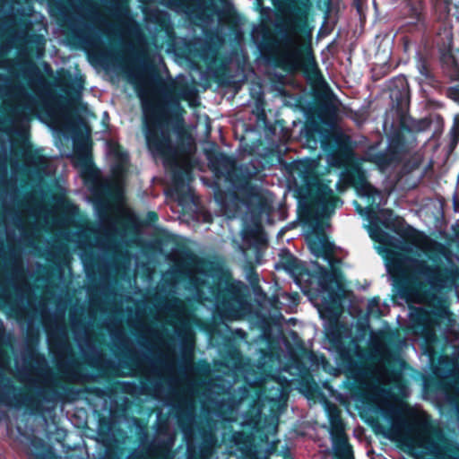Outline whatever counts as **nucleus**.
I'll use <instances>...</instances> for the list:
<instances>
[{
    "mask_svg": "<svg viewBox=\"0 0 459 459\" xmlns=\"http://www.w3.org/2000/svg\"><path fill=\"white\" fill-rule=\"evenodd\" d=\"M357 191L360 196L372 199L371 206L367 208L366 213L369 219L368 231L373 240L385 246L396 247L408 253L421 252L426 255L427 259H409L406 262L407 273L411 279L423 280L436 290L455 285L458 270L454 264H446L440 255H434L437 247L435 241L423 233L413 232L408 237V243L394 245L393 238L380 229L371 215L372 204H376L378 207L384 204L380 193L368 182H362L357 186Z\"/></svg>",
    "mask_w": 459,
    "mask_h": 459,
    "instance_id": "1",
    "label": "nucleus"
},
{
    "mask_svg": "<svg viewBox=\"0 0 459 459\" xmlns=\"http://www.w3.org/2000/svg\"><path fill=\"white\" fill-rule=\"evenodd\" d=\"M56 8L59 16L67 25L73 37L82 45L89 57L106 69L119 67L126 74L130 82L136 85V95L140 107L143 108V32L137 35L136 48L128 42L126 53L111 50H97L101 43L100 31L92 22H85L82 16H75L66 4L58 0Z\"/></svg>",
    "mask_w": 459,
    "mask_h": 459,
    "instance_id": "2",
    "label": "nucleus"
},
{
    "mask_svg": "<svg viewBox=\"0 0 459 459\" xmlns=\"http://www.w3.org/2000/svg\"><path fill=\"white\" fill-rule=\"evenodd\" d=\"M391 413L390 438L408 441L412 446L424 449L433 459H459V446H444L441 431L431 424L424 411L401 401Z\"/></svg>",
    "mask_w": 459,
    "mask_h": 459,
    "instance_id": "3",
    "label": "nucleus"
},
{
    "mask_svg": "<svg viewBox=\"0 0 459 459\" xmlns=\"http://www.w3.org/2000/svg\"><path fill=\"white\" fill-rule=\"evenodd\" d=\"M317 166L315 160H302L295 162L291 169L293 175L304 184L299 188V195L307 204L308 215L315 220L329 217L341 203L333 195L332 187L317 177Z\"/></svg>",
    "mask_w": 459,
    "mask_h": 459,
    "instance_id": "4",
    "label": "nucleus"
},
{
    "mask_svg": "<svg viewBox=\"0 0 459 459\" xmlns=\"http://www.w3.org/2000/svg\"><path fill=\"white\" fill-rule=\"evenodd\" d=\"M100 227L103 230V236L95 238V246L104 254L100 255V263L98 267L102 279L108 278L110 271L117 272L119 268L116 256L120 253L118 244L113 241V237L121 238L122 229L117 217L110 218L106 211L104 217V210L100 209L97 212Z\"/></svg>",
    "mask_w": 459,
    "mask_h": 459,
    "instance_id": "5",
    "label": "nucleus"
},
{
    "mask_svg": "<svg viewBox=\"0 0 459 459\" xmlns=\"http://www.w3.org/2000/svg\"><path fill=\"white\" fill-rule=\"evenodd\" d=\"M136 317L138 348L134 339L119 325L109 324L108 330L111 344L118 356L124 360L134 363L141 369L143 368V308L141 305L137 306Z\"/></svg>",
    "mask_w": 459,
    "mask_h": 459,
    "instance_id": "6",
    "label": "nucleus"
},
{
    "mask_svg": "<svg viewBox=\"0 0 459 459\" xmlns=\"http://www.w3.org/2000/svg\"><path fill=\"white\" fill-rule=\"evenodd\" d=\"M29 358L37 365V375L42 378L43 383L45 384L44 385H38L39 381L37 379L31 380V385L35 388V394L39 399V402L36 406V410L41 411L40 402L50 404L52 409H54L63 399V394L54 386L56 384L54 374L43 355L31 351Z\"/></svg>",
    "mask_w": 459,
    "mask_h": 459,
    "instance_id": "7",
    "label": "nucleus"
},
{
    "mask_svg": "<svg viewBox=\"0 0 459 459\" xmlns=\"http://www.w3.org/2000/svg\"><path fill=\"white\" fill-rule=\"evenodd\" d=\"M58 87L65 96L62 94L55 95L50 90H48L41 99L42 108L50 118L56 117L58 111H62L65 108L64 102L81 98L84 87V79L82 76L72 77L69 74L67 79L65 78L58 82Z\"/></svg>",
    "mask_w": 459,
    "mask_h": 459,
    "instance_id": "8",
    "label": "nucleus"
},
{
    "mask_svg": "<svg viewBox=\"0 0 459 459\" xmlns=\"http://www.w3.org/2000/svg\"><path fill=\"white\" fill-rule=\"evenodd\" d=\"M69 319L78 346L89 363L92 367H99L102 363L111 367L113 361L106 359L101 350L94 343L91 338L87 335L85 324L75 310L70 311Z\"/></svg>",
    "mask_w": 459,
    "mask_h": 459,
    "instance_id": "9",
    "label": "nucleus"
},
{
    "mask_svg": "<svg viewBox=\"0 0 459 459\" xmlns=\"http://www.w3.org/2000/svg\"><path fill=\"white\" fill-rule=\"evenodd\" d=\"M82 176L96 200V212H100V209H103L104 217H106V211L109 208V204L106 199L111 195V183L107 179L101 178L100 171L95 167L88 169L87 171H82Z\"/></svg>",
    "mask_w": 459,
    "mask_h": 459,
    "instance_id": "10",
    "label": "nucleus"
},
{
    "mask_svg": "<svg viewBox=\"0 0 459 459\" xmlns=\"http://www.w3.org/2000/svg\"><path fill=\"white\" fill-rule=\"evenodd\" d=\"M32 49L30 47L24 43V46H21L18 48V55L22 58V61L18 62L21 74L24 79L27 80L28 84L30 88H33L36 84L46 86L47 81L41 74L39 67L30 59Z\"/></svg>",
    "mask_w": 459,
    "mask_h": 459,
    "instance_id": "11",
    "label": "nucleus"
},
{
    "mask_svg": "<svg viewBox=\"0 0 459 459\" xmlns=\"http://www.w3.org/2000/svg\"><path fill=\"white\" fill-rule=\"evenodd\" d=\"M12 88L20 102L13 108L12 114L16 120L28 121L30 117L36 113V99L22 84H16Z\"/></svg>",
    "mask_w": 459,
    "mask_h": 459,
    "instance_id": "12",
    "label": "nucleus"
},
{
    "mask_svg": "<svg viewBox=\"0 0 459 459\" xmlns=\"http://www.w3.org/2000/svg\"><path fill=\"white\" fill-rule=\"evenodd\" d=\"M48 337L52 340L56 349V359L73 355V347L69 342L68 331L65 325L60 321H55L51 326L46 325Z\"/></svg>",
    "mask_w": 459,
    "mask_h": 459,
    "instance_id": "13",
    "label": "nucleus"
},
{
    "mask_svg": "<svg viewBox=\"0 0 459 459\" xmlns=\"http://www.w3.org/2000/svg\"><path fill=\"white\" fill-rule=\"evenodd\" d=\"M74 159L76 165L82 171L94 168L91 152V144L88 140H75L74 142Z\"/></svg>",
    "mask_w": 459,
    "mask_h": 459,
    "instance_id": "14",
    "label": "nucleus"
},
{
    "mask_svg": "<svg viewBox=\"0 0 459 459\" xmlns=\"http://www.w3.org/2000/svg\"><path fill=\"white\" fill-rule=\"evenodd\" d=\"M117 219L122 229L121 239H124L128 234L140 231L142 222L134 212L128 209H120Z\"/></svg>",
    "mask_w": 459,
    "mask_h": 459,
    "instance_id": "15",
    "label": "nucleus"
},
{
    "mask_svg": "<svg viewBox=\"0 0 459 459\" xmlns=\"http://www.w3.org/2000/svg\"><path fill=\"white\" fill-rule=\"evenodd\" d=\"M14 38L30 47L35 56L40 59L45 55L46 39L43 35L37 33L15 32Z\"/></svg>",
    "mask_w": 459,
    "mask_h": 459,
    "instance_id": "16",
    "label": "nucleus"
},
{
    "mask_svg": "<svg viewBox=\"0 0 459 459\" xmlns=\"http://www.w3.org/2000/svg\"><path fill=\"white\" fill-rule=\"evenodd\" d=\"M17 387L11 377L0 370V405L10 407L16 400L15 393Z\"/></svg>",
    "mask_w": 459,
    "mask_h": 459,
    "instance_id": "17",
    "label": "nucleus"
},
{
    "mask_svg": "<svg viewBox=\"0 0 459 459\" xmlns=\"http://www.w3.org/2000/svg\"><path fill=\"white\" fill-rule=\"evenodd\" d=\"M10 260L12 262V266L9 280L13 289L17 294V297L21 301H23L22 286L18 281H22L24 284L27 285V281L24 277V268L15 255L10 257Z\"/></svg>",
    "mask_w": 459,
    "mask_h": 459,
    "instance_id": "18",
    "label": "nucleus"
},
{
    "mask_svg": "<svg viewBox=\"0 0 459 459\" xmlns=\"http://www.w3.org/2000/svg\"><path fill=\"white\" fill-rule=\"evenodd\" d=\"M307 243L311 253L317 257L326 258L331 251L329 243L325 236L316 234H308L307 236Z\"/></svg>",
    "mask_w": 459,
    "mask_h": 459,
    "instance_id": "19",
    "label": "nucleus"
},
{
    "mask_svg": "<svg viewBox=\"0 0 459 459\" xmlns=\"http://www.w3.org/2000/svg\"><path fill=\"white\" fill-rule=\"evenodd\" d=\"M24 160L28 167L38 173H46L48 165V160L39 151L29 152L24 155Z\"/></svg>",
    "mask_w": 459,
    "mask_h": 459,
    "instance_id": "20",
    "label": "nucleus"
},
{
    "mask_svg": "<svg viewBox=\"0 0 459 459\" xmlns=\"http://www.w3.org/2000/svg\"><path fill=\"white\" fill-rule=\"evenodd\" d=\"M107 11L117 20L125 19L129 14L126 0H100Z\"/></svg>",
    "mask_w": 459,
    "mask_h": 459,
    "instance_id": "21",
    "label": "nucleus"
},
{
    "mask_svg": "<svg viewBox=\"0 0 459 459\" xmlns=\"http://www.w3.org/2000/svg\"><path fill=\"white\" fill-rule=\"evenodd\" d=\"M67 358H59L56 359L57 369L68 377L74 378L76 376V368L78 367V361L74 358V354L66 355Z\"/></svg>",
    "mask_w": 459,
    "mask_h": 459,
    "instance_id": "22",
    "label": "nucleus"
},
{
    "mask_svg": "<svg viewBox=\"0 0 459 459\" xmlns=\"http://www.w3.org/2000/svg\"><path fill=\"white\" fill-rule=\"evenodd\" d=\"M112 154L116 160L112 171L117 176H122L127 169L129 155L126 152L121 150L119 146L112 150Z\"/></svg>",
    "mask_w": 459,
    "mask_h": 459,
    "instance_id": "23",
    "label": "nucleus"
},
{
    "mask_svg": "<svg viewBox=\"0 0 459 459\" xmlns=\"http://www.w3.org/2000/svg\"><path fill=\"white\" fill-rule=\"evenodd\" d=\"M85 11L87 13V17L91 22H101L103 21L102 15L99 10V8L91 4V2H88L85 6Z\"/></svg>",
    "mask_w": 459,
    "mask_h": 459,
    "instance_id": "24",
    "label": "nucleus"
},
{
    "mask_svg": "<svg viewBox=\"0 0 459 459\" xmlns=\"http://www.w3.org/2000/svg\"><path fill=\"white\" fill-rule=\"evenodd\" d=\"M0 299L7 304L13 311H21L22 309L18 304L11 301V294L4 287L0 288Z\"/></svg>",
    "mask_w": 459,
    "mask_h": 459,
    "instance_id": "25",
    "label": "nucleus"
},
{
    "mask_svg": "<svg viewBox=\"0 0 459 459\" xmlns=\"http://www.w3.org/2000/svg\"><path fill=\"white\" fill-rule=\"evenodd\" d=\"M138 447L136 451L129 456L128 459H143V434L141 435V432L143 431V427L141 424L138 425Z\"/></svg>",
    "mask_w": 459,
    "mask_h": 459,
    "instance_id": "26",
    "label": "nucleus"
},
{
    "mask_svg": "<svg viewBox=\"0 0 459 459\" xmlns=\"http://www.w3.org/2000/svg\"><path fill=\"white\" fill-rule=\"evenodd\" d=\"M30 456L32 457L31 459H62L60 455H56L50 449H48L45 452L31 451Z\"/></svg>",
    "mask_w": 459,
    "mask_h": 459,
    "instance_id": "27",
    "label": "nucleus"
},
{
    "mask_svg": "<svg viewBox=\"0 0 459 459\" xmlns=\"http://www.w3.org/2000/svg\"><path fill=\"white\" fill-rule=\"evenodd\" d=\"M165 309L174 313L178 318H182L185 316L184 304L179 300H175L171 307L166 306Z\"/></svg>",
    "mask_w": 459,
    "mask_h": 459,
    "instance_id": "28",
    "label": "nucleus"
},
{
    "mask_svg": "<svg viewBox=\"0 0 459 459\" xmlns=\"http://www.w3.org/2000/svg\"><path fill=\"white\" fill-rule=\"evenodd\" d=\"M14 41H19V40L14 38V34H13L4 43L0 44V56L6 55L13 48Z\"/></svg>",
    "mask_w": 459,
    "mask_h": 459,
    "instance_id": "29",
    "label": "nucleus"
},
{
    "mask_svg": "<svg viewBox=\"0 0 459 459\" xmlns=\"http://www.w3.org/2000/svg\"><path fill=\"white\" fill-rule=\"evenodd\" d=\"M447 94L450 99L456 102H459V86L450 88L448 90Z\"/></svg>",
    "mask_w": 459,
    "mask_h": 459,
    "instance_id": "30",
    "label": "nucleus"
},
{
    "mask_svg": "<svg viewBox=\"0 0 459 459\" xmlns=\"http://www.w3.org/2000/svg\"><path fill=\"white\" fill-rule=\"evenodd\" d=\"M380 213H381V215L384 218V221H382V223L384 225H386L391 221V219H392V216H393L392 211L388 210V209L381 210Z\"/></svg>",
    "mask_w": 459,
    "mask_h": 459,
    "instance_id": "31",
    "label": "nucleus"
},
{
    "mask_svg": "<svg viewBox=\"0 0 459 459\" xmlns=\"http://www.w3.org/2000/svg\"><path fill=\"white\" fill-rule=\"evenodd\" d=\"M418 69H419L420 74L422 76H424L426 78H428L429 76V69L423 61L419 62Z\"/></svg>",
    "mask_w": 459,
    "mask_h": 459,
    "instance_id": "32",
    "label": "nucleus"
},
{
    "mask_svg": "<svg viewBox=\"0 0 459 459\" xmlns=\"http://www.w3.org/2000/svg\"><path fill=\"white\" fill-rule=\"evenodd\" d=\"M181 0H160V2L164 4L169 6V8L175 9L177 8L178 3Z\"/></svg>",
    "mask_w": 459,
    "mask_h": 459,
    "instance_id": "33",
    "label": "nucleus"
},
{
    "mask_svg": "<svg viewBox=\"0 0 459 459\" xmlns=\"http://www.w3.org/2000/svg\"><path fill=\"white\" fill-rule=\"evenodd\" d=\"M13 223L19 227V228H22V216L19 212H16L15 215L13 216Z\"/></svg>",
    "mask_w": 459,
    "mask_h": 459,
    "instance_id": "34",
    "label": "nucleus"
},
{
    "mask_svg": "<svg viewBox=\"0 0 459 459\" xmlns=\"http://www.w3.org/2000/svg\"><path fill=\"white\" fill-rule=\"evenodd\" d=\"M31 446L35 449H42L44 447V442L42 440H39V439H34V440L31 441Z\"/></svg>",
    "mask_w": 459,
    "mask_h": 459,
    "instance_id": "35",
    "label": "nucleus"
},
{
    "mask_svg": "<svg viewBox=\"0 0 459 459\" xmlns=\"http://www.w3.org/2000/svg\"><path fill=\"white\" fill-rule=\"evenodd\" d=\"M155 220H156V214L154 212H149L145 216V224L147 223V221H149L151 223V222H153Z\"/></svg>",
    "mask_w": 459,
    "mask_h": 459,
    "instance_id": "36",
    "label": "nucleus"
},
{
    "mask_svg": "<svg viewBox=\"0 0 459 459\" xmlns=\"http://www.w3.org/2000/svg\"><path fill=\"white\" fill-rule=\"evenodd\" d=\"M5 332V328L2 319L0 318V340L4 337Z\"/></svg>",
    "mask_w": 459,
    "mask_h": 459,
    "instance_id": "37",
    "label": "nucleus"
},
{
    "mask_svg": "<svg viewBox=\"0 0 459 459\" xmlns=\"http://www.w3.org/2000/svg\"><path fill=\"white\" fill-rule=\"evenodd\" d=\"M437 316H438V318H439L440 320L448 319L447 314H446V312H445V311L440 312V313L437 315Z\"/></svg>",
    "mask_w": 459,
    "mask_h": 459,
    "instance_id": "38",
    "label": "nucleus"
},
{
    "mask_svg": "<svg viewBox=\"0 0 459 459\" xmlns=\"http://www.w3.org/2000/svg\"><path fill=\"white\" fill-rule=\"evenodd\" d=\"M11 63H12V61L10 59H5V60L2 61V66L7 67Z\"/></svg>",
    "mask_w": 459,
    "mask_h": 459,
    "instance_id": "39",
    "label": "nucleus"
},
{
    "mask_svg": "<svg viewBox=\"0 0 459 459\" xmlns=\"http://www.w3.org/2000/svg\"><path fill=\"white\" fill-rule=\"evenodd\" d=\"M139 384H140V386H139V390H140V394H143V381L142 379L139 380Z\"/></svg>",
    "mask_w": 459,
    "mask_h": 459,
    "instance_id": "40",
    "label": "nucleus"
},
{
    "mask_svg": "<svg viewBox=\"0 0 459 459\" xmlns=\"http://www.w3.org/2000/svg\"><path fill=\"white\" fill-rule=\"evenodd\" d=\"M428 331H429L431 333L434 331V325H432V323H429L428 325Z\"/></svg>",
    "mask_w": 459,
    "mask_h": 459,
    "instance_id": "41",
    "label": "nucleus"
},
{
    "mask_svg": "<svg viewBox=\"0 0 459 459\" xmlns=\"http://www.w3.org/2000/svg\"><path fill=\"white\" fill-rule=\"evenodd\" d=\"M172 274H176V273H175V272H172V273H171V275H172ZM169 275H170V273H165V274L163 275V279L166 281V280L169 278Z\"/></svg>",
    "mask_w": 459,
    "mask_h": 459,
    "instance_id": "42",
    "label": "nucleus"
},
{
    "mask_svg": "<svg viewBox=\"0 0 459 459\" xmlns=\"http://www.w3.org/2000/svg\"><path fill=\"white\" fill-rule=\"evenodd\" d=\"M172 278H174L176 281H178L182 278V274L180 273L179 275H175Z\"/></svg>",
    "mask_w": 459,
    "mask_h": 459,
    "instance_id": "43",
    "label": "nucleus"
},
{
    "mask_svg": "<svg viewBox=\"0 0 459 459\" xmlns=\"http://www.w3.org/2000/svg\"><path fill=\"white\" fill-rule=\"evenodd\" d=\"M195 286H196L197 290L200 291L201 290V284L198 282V279H196Z\"/></svg>",
    "mask_w": 459,
    "mask_h": 459,
    "instance_id": "44",
    "label": "nucleus"
},
{
    "mask_svg": "<svg viewBox=\"0 0 459 459\" xmlns=\"http://www.w3.org/2000/svg\"><path fill=\"white\" fill-rule=\"evenodd\" d=\"M139 7H142V4H143V0H138Z\"/></svg>",
    "mask_w": 459,
    "mask_h": 459,
    "instance_id": "45",
    "label": "nucleus"
},
{
    "mask_svg": "<svg viewBox=\"0 0 459 459\" xmlns=\"http://www.w3.org/2000/svg\"><path fill=\"white\" fill-rule=\"evenodd\" d=\"M144 300H145V309H146L147 308V295L146 294H145Z\"/></svg>",
    "mask_w": 459,
    "mask_h": 459,
    "instance_id": "46",
    "label": "nucleus"
},
{
    "mask_svg": "<svg viewBox=\"0 0 459 459\" xmlns=\"http://www.w3.org/2000/svg\"><path fill=\"white\" fill-rule=\"evenodd\" d=\"M376 302H377V300H375V299L371 300L369 303V307H371L373 305V303H376Z\"/></svg>",
    "mask_w": 459,
    "mask_h": 459,
    "instance_id": "47",
    "label": "nucleus"
},
{
    "mask_svg": "<svg viewBox=\"0 0 459 459\" xmlns=\"http://www.w3.org/2000/svg\"><path fill=\"white\" fill-rule=\"evenodd\" d=\"M70 5L75 10L76 9V6L72 3L70 2Z\"/></svg>",
    "mask_w": 459,
    "mask_h": 459,
    "instance_id": "48",
    "label": "nucleus"
},
{
    "mask_svg": "<svg viewBox=\"0 0 459 459\" xmlns=\"http://www.w3.org/2000/svg\"><path fill=\"white\" fill-rule=\"evenodd\" d=\"M141 109H142V111L143 112V108H141ZM142 120L143 121V115L142 116ZM142 127H144V125H143V124L142 125Z\"/></svg>",
    "mask_w": 459,
    "mask_h": 459,
    "instance_id": "49",
    "label": "nucleus"
},
{
    "mask_svg": "<svg viewBox=\"0 0 459 459\" xmlns=\"http://www.w3.org/2000/svg\"><path fill=\"white\" fill-rule=\"evenodd\" d=\"M108 28L111 30L114 28V26L112 24H108Z\"/></svg>",
    "mask_w": 459,
    "mask_h": 459,
    "instance_id": "50",
    "label": "nucleus"
},
{
    "mask_svg": "<svg viewBox=\"0 0 459 459\" xmlns=\"http://www.w3.org/2000/svg\"><path fill=\"white\" fill-rule=\"evenodd\" d=\"M144 12H145V16L147 15V9L145 8L144 9ZM147 20V18L145 17V21Z\"/></svg>",
    "mask_w": 459,
    "mask_h": 459,
    "instance_id": "51",
    "label": "nucleus"
},
{
    "mask_svg": "<svg viewBox=\"0 0 459 459\" xmlns=\"http://www.w3.org/2000/svg\"><path fill=\"white\" fill-rule=\"evenodd\" d=\"M447 37L449 39H451V32H448Z\"/></svg>",
    "mask_w": 459,
    "mask_h": 459,
    "instance_id": "52",
    "label": "nucleus"
},
{
    "mask_svg": "<svg viewBox=\"0 0 459 459\" xmlns=\"http://www.w3.org/2000/svg\"><path fill=\"white\" fill-rule=\"evenodd\" d=\"M4 171L6 172V167L5 165L4 166Z\"/></svg>",
    "mask_w": 459,
    "mask_h": 459,
    "instance_id": "53",
    "label": "nucleus"
},
{
    "mask_svg": "<svg viewBox=\"0 0 459 459\" xmlns=\"http://www.w3.org/2000/svg\"><path fill=\"white\" fill-rule=\"evenodd\" d=\"M144 377H145V379L147 378V375L146 374L144 375Z\"/></svg>",
    "mask_w": 459,
    "mask_h": 459,
    "instance_id": "54",
    "label": "nucleus"
},
{
    "mask_svg": "<svg viewBox=\"0 0 459 459\" xmlns=\"http://www.w3.org/2000/svg\"><path fill=\"white\" fill-rule=\"evenodd\" d=\"M144 53H145V54L147 53V50H146V49L144 50Z\"/></svg>",
    "mask_w": 459,
    "mask_h": 459,
    "instance_id": "55",
    "label": "nucleus"
}]
</instances>
